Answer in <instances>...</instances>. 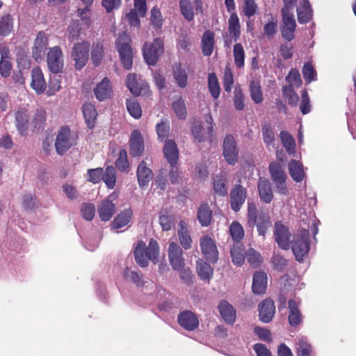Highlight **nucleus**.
Wrapping results in <instances>:
<instances>
[{"label": "nucleus", "mask_w": 356, "mask_h": 356, "mask_svg": "<svg viewBox=\"0 0 356 356\" xmlns=\"http://www.w3.org/2000/svg\"><path fill=\"white\" fill-rule=\"evenodd\" d=\"M134 254L136 263L142 268L148 265L149 260L156 264L159 261V244L155 240L151 239L147 247L144 242L138 241Z\"/></svg>", "instance_id": "obj_1"}, {"label": "nucleus", "mask_w": 356, "mask_h": 356, "mask_svg": "<svg viewBox=\"0 0 356 356\" xmlns=\"http://www.w3.org/2000/svg\"><path fill=\"white\" fill-rule=\"evenodd\" d=\"M247 215L248 225L250 227L255 225L259 235L262 236L264 238L268 229L272 225L268 213L263 211H258L256 204L254 202H248Z\"/></svg>", "instance_id": "obj_2"}, {"label": "nucleus", "mask_w": 356, "mask_h": 356, "mask_svg": "<svg viewBox=\"0 0 356 356\" xmlns=\"http://www.w3.org/2000/svg\"><path fill=\"white\" fill-rule=\"evenodd\" d=\"M310 248L309 232L302 229L298 234H295L291 241V250L295 258L298 261H302L308 254Z\"/></svg>", "instance_id": "obj_3"}, {"label": "nucleus", "mask_w": 356, "mask_h": 356, "mask_svg": "<svg viewBox=\"0 0 356 356\" xmlns=\"http://www.w3.org/2000/svg\"><path fill=\"white\" fill-rule=\"evenodd\" d=\"M129 42L130 38L125 33L120 34L116 41L117 49L120 55V60L123 67L127 70H130L133 63V53Z\"/></svg>", "instance_id": "obj_4"}, {"label": "nucleus", "mask_w": 356, "mask_h": 356, "mask_svg": "<svg viewBox=\"0 0 356 356\" xmlns=\"http://www.w3.org/2000/svg\"><path fill=\"white\" fill-rule=\"evenodd\" d=\"M76 144V138L72 135L71 131L67 127H63L58 131L55 147L59 155H63L73 145Z\"/></svg>", "instance_id": "obj_5"}, {"label": "nucleus", "mask_w": 356, "mask_h": 356, "mask_svg": "<svg viewBox=\"0 0 356 356\" xmlns=\"http://www.w3.org/2000/svg\"><path fill=\"white\" fill-rule=\"evenodd\" d=\"M143 57L149 65H154L163 52V42L158 38L151 44L145 43L143 47Z\"/></svg>", "instance_id": "obj_6"}, {"label": "nucleus", "mask_w": 356, "mask_h": 356, "mask_svg": "<svg viewBox=\"0 0 356 356\" xmlns=\"http://www.w3.org/2000/svg\"><path fill=\"white\" fill-rule=\"evenodd\" d=\"M90 47V43L87 41L74 44L71 57L75 62L76 70H81L86 65L89 56Z\"/></svg>", "instance_id": "obj_7"}, {"label": "nucleus", "mask_w": 356, "mask_h": 356, "mask_svg": "<svg viewBox=\"0 0 356 356\" xmlns=\"http://www.w3.org/2000/svg\"><path fill=\"white\" fill-rule=\"evenodd\" d=\"M222 155L225 161L231 165H235L238 159V149L234 137L228 134L222 143Z\"/></svg>", "instance_id": "obj_8"}, {"label": "nucleus", "mask_w": 356, "mask_h": 356, "mask_svg": "<svg viewBox=\"0 0 356 356\" xmlns=\"http://www.w3.org/2000/svg\"><path fill=\"white\" fill-rule=\"evenodd\" d=\"M47 63L49 71L54 74L60 72L63 68V54L58 46L50 48L47 54Z\"/></svg>", "instance_id": "obj_9"}, {"label": "nucleus", "mask_w": 356, "mask_h": 356, "mask_svg": "<svg viewBox=\"0 0 356 356\" xmlns=\"http://www.w3.org/2000/svg\"><path fill=\"white\" fill-rule=\"evenodd\" d=\"M282 26L281 27L282 36L287 41H291L295 38V30L296 22L293 13L282 9Z\"/></svg>", "instance_id": "obj_10"}, {"label": "nucleus", "mask_w": 356, "mask_h": 356, "mask_svg": "<svg viewBox=\"0 0 356 356\" xmlns=\"http://www.w3.org/2000/svg\"><path fill=\"white\" fill-rule=\"evenodd\" d=\"M201 251L207 260L216 263L218 259V252L215 241L209 236H202L200 240Z\"/></svg>", "instance_id": "obj_11"}, {"label": "nucleus", "mask_w": 356, "mask_h": 356, "mask_svg": "<svg viewBox=\"0 0 356 356\" xmlns=\"http://www.w3.org/2000/svg\"><path fill=\"white\" fill-rule=\"evenodd\" d=\"M168 257L172 268L175 270H181L184 266L183 251L181 247L176 243L169 244Z\"/></svg>", "instance_id": "obj_12"}, {"label": "nucleus", "mask_w": 356, "mask_h": 356, "mask_svg": "<svg viewBox=\"0 0 356 356\" xmlns=\"http://www.w3.org/2000/svg\"><path fill=\"white\" fill-rule=\"evenodd\" d=\"M275 239L278 246L283 250H289L291 233L289 228L281 222H276L274 228Z\"/></svg>", "instance_id": "obj_13"}, {"label": "nucleus", "mask_w": 356, "mask_h": 356, "mask_svg": "<svg viewBox=\"0 0 356 356\" xmlns=\"http://www.w3.org/2000/svg\"><path fill=\"white\" fill-rule=\"evenodd\" d=\"M117 195L113 193L106 199L103 200L97 207V213L102 221H108L115 211V205L113 203V200L117 198Z\"/></svg>", "instance_id": "obj_14"}, {"label": "nucleus", "mask_w": 356, "mask_h": 356, "mask_svg": "<svg viewBox=\"0 0 356 356\" xmlns=\"http://www.w3.org/2000/svg\"><path fill=\"white\" fill-rule=\"evenodd\" d=\"M246 198L247 190L239 184L234 186L230 192L231 209L235 212L240 211Z\"/></svg>", "instance_id": "obj_15"}, {"label": "nucleus", "mask_w": 356, "mask_h": 356, "mask_svg": "<svg viewBox=\"0 0 356 356\" xmlns=\"http://www.w3.org/2000/svg\"><path fill=\"white\" fill-rule=\"evenodd\" d=\"M179 325L188 331H193L199 326V319L192 311L186 310L179 314L177 316Z\"/></svg>", "instance_id": "obj_16"}, {"label": "nucleus", "mask_w": 356, "mask_h": 356, "mask_svg": "<svg viewBox=\"0 0 356 356\" xmlns=\"http://www.w3.org/2000/svg\"><path fill=\"white\" fill-rule=\"evenodd\" d=\"M259 316L260 320L264 323H269L272 321L275 314V306L274 302L267 298L259 305Z\"/></svg>", "instance_id": "obj_17"}, {"label": "nucleus", "mask_w": 356, "mask_h": 356, "mask_svg": "<svg viewBox=\"0 0 356 356\" xmlns=\"http://www.w3.org/2000/svg\"><path fill=\"white\" fill-rule=\"evenodd\" d=\"M48 38L44 32H39L34 42L32 50L33 56L35 60H40L47 48Z\"/></svg>", "instance_id": "obj_18"}, {"label": "nucleus", "mask_w": 356, "mask_h": 356, "mask_svg": "<svg viewBox=\"0 0 356 356\" xmlns=\"http://www.w3.org/2000/svg\"><path fill=\"white\" fill-rule=\"evenodd\" d=\"M138 183L140 188L147 186L153 178L152 170L148 167L145 160H143L138 165L136 172Z\"/></svg>", "instance_id": "obj_19"}, {"label": "nucleus", "mask_w": 356, "mask_h": 356, "mask_svg": "<svg viewBox=\"0 0 356 356\" xmlns=\"http://www.w3.org/2000/svg\"><path fill=\"white\" fill-rule=\"evenodd\" d=\"M15 126L21 135L26 134L30 120L29 111L25 108H20L15 112Z\"/></svg>", "instance_id": "obj_20"}, {"label": "nucleus", "mask_w": 356, "mask_h": 356, "mask_svg": "<svg viewBox=\"0 0 356 356\" xmlns=\"http://www.w3.org/2000/svg\"><path fill=\"white\" fill-rule=\"evenodd\" d=\"M163 152L170 167H175L179 159V150L176 143L172 140H167L164 145Z\"/></svg>", "instance_id": "obj_21"}, {"label": "nucleus", "mask_w": 356, "mask_h": 356, "mask_svg": "<svg viewBox=\"0 0 356 356\" xmlns=\"http://www.w3.org/2000/svg\"><path fill=\"white\" fill-rule=\"evenodd\" d=\"M129 143L130 154L134 157L140 156L144 151V143L143 137L139 131H133Z\"/></svg>", "instance_id": "obj_22"}, {"label": "nucleus", "mask_w": 356, "mask_h": 356, "mask_svg": "<svg viewBox=\"0 0 356 356\" xmlns=\"http://www.w3.org/2000/svg\"><path fill=\"white\" fill-rule=\"evenodd\" d=\"M197 218L202 227L210 225L213 219V211L207 202H202L197 211Z\"/></svg>", "instance_id": "obj_23"}, {"label": "nucleus", "mask_w": 356, "mask_h": 356, "mask_svg": "<svg viewBox=\"0 0 356 356\" xmlns=\"http://www.w3.org/2000/svg\"><path fill=\"white\" fill-rule=\"evenodd\" d=\"M259 195L261 200L269 204L273 199V194L269 181L265 178L260 177L257 183Z\"/></svg>", "instance_id": "obj_24"}, {"label": "nucleus", "mask_w": 356, "mask_h": 356, "mask_svg": "<svg viewBox=\"0 0 356 356\" xmlns=\"http://www.w3.org/2000/svg\"><path fill=\"white\" fill-rule=\"evenodd\" d=\"M177 235L179 242L185 250L191 248L192 238L190 236L188 223L184 220H181L178 223Z\"/></svg>", "instance_id": "obj_25"}, {"label": "nucleus", "mask_w": 356, "mask_h": 356, "mask_svg": "<svg viewBox=\"0 0 356 356\" xmlns=\"http://www.w3.org/2000/svg\"><path fill=\"white\" fill-rule=\"evenodd\" d=\"M31 86L38 94L42 93L46 89V82L43 74L38 67L33 68L31 71Z\"/></svg>", "instance_id": "obj_26"}, {"label": "nucleus", "mask_w": 356, "mask_h": 356, "mask_svg": "<svg viewBox=\"0 0 356 356\" xmlns=\"http://www.w3.org/2000/svg\"><path fill=\"white\" fill-rule=\"evenodd\" d=\"M300 302L296 299H291L289 300V322L291 326H296L302 321V314L299 309Z\"/></svg>", "instance_id": "obj_27"}, {"label": "nucleus", "mask_w": 356, "mask_h": 356, "mask_svg": "<svg viewBox=\"0 0 356 356\" xmlns=\"http://www.w3.org/2000/svg\"><path fill=\"white\" fill-rule=\"evenodd\" d=\"M267 288V275L264 272H256L253 276L252 291L255 294L265 293Z\"/></svg>", "instance_id": "obj_28"}, {"label": "nucleus", "mask_w": 356, "mask_h": 356, "mask_svg": "<svg viewBox=\"0 0 356 356\" xmlns=\"http://www.w3.org/2000/svg\"><path fill=\"white\" fill-rule=\"evenodd\" d=\"M218 310L223 320L229 324H233L236 320V311L226 300H222L218 305Z\"/></svg>", "instance_id": "obj_29"}, {"label": "nucleus", "mask_w": 356, "mask_h": 356, "mask_svg": "<svg viewBox=\"0 0 356 356\" xmlns=\"http://www.w3.org/2000/svg\"><path fill=\"white\" fill-rule=\"evenodd\" d=\"M94 93L96 98L99 101H103L109 98L112 93V88L110 84V81L107 78L103 79V80L97 84L96 88L94 89Z\"/></svg>", "instance_id": "obj_30"}, {"label": "nucleus", "mask_w": 356, "mask_h": 356, "mask_svg": "<svg viewBox=\"0 0 356 356\" xmlns=\"http://www.w3.org/2000/svg\"><path fill=\"white\" fill-rule=\"evenodd\" d=\"M297 15L300 24H306L311 19L312 10L308 0H300V6L297 8Z\"/></svg>", "instance_id": "obj_31"}, {"label": "nucleus", "mask_w": 356, "mask_h": 356, "mask_svg": "<svg viewBox=\"0 0 356 356\" xmlns=\"http://www.w3.org/2000/svg\"><path fill=\"white\" fill-rule=\"evenodd\" d=\"M127 86L133 95L138 96L142 90L147 87V84L138 80L136 74H129L127 77Z\"/></svg>", "instance_id": "obj_32"}, {"label": "nucleus", "mask_w": 356, "mask_h": 356, "mask_svg": "<svg viewBox=\"0 0 356 356\" xmlns=\"http://www.w3.org/2000/svg\"><path fill=\"white\" fill-rule=\"evenodd\" d=\"M289 172L292 179L296 182L302 181L305 176L302 164L296 160H291L288 165Z\"/></svg>", "instance_id": "obj_33"}, {"label": "nucleus", "mask_w": 356, "mask_h": 356, "mask_svg": "<svg viewBox=\"0 0 356 356\" xmlns=\"http://www.w3.org/2000/svg\"><path fill=\"white\" fill-rule=\"evenodd\" d=\"M227 178L225 174L216 175L213 178V190L215 194L224 197L227 195Z\"/></svg>", "instance_id": "obj_34"}, {"label": "nucleus", "mask_w": 356, "mask_h": 356, "mask_svg": "<svg viewBox=\"0 0 356 356\" xmlns=\"http://www.w3.org/2000/svg\"><path fill=\"white\" fill-rule=\"evenodd\" d=\"M202 54L206 56L211 55L213 51L214 46V33L213 32L207 30L204 32L202 41Z\"/></svg>", "instance_id": "obj_35"}, {"label": "nucleus", "mask_w": 356, "mask_h": 356, "mask_svg": "<svg viewBox=\"0 0 356 356\" xmlns=\"http://www.w3.org/2000/svg\"><path fill=\"white\" fill-rule=\"evenodd\" d=\"M228 30L234 42L240 38L241 24L236 13H232L228 19Z\"/></svg>", "instance_id": "obj_36"}, {"label": "nucleus", "mask_w": 356, "mask_h": 356, "mask_svg": "<svg viewBox=\"0 0 356 356\" xmlns=\"http://www.w3.org/2000/svg\"><path fill=\"white\" fill-rule=\"evenodd\" d=\"M172 73L177 86L182 88H185L188 84V76L186 70L180 63H175L173 65Z\"/></svg>", "instance_id": "obj_37"}, {"label": "nucleus", "mask_w": 356, "mask_h": 356, "mask_svg": "<svg viewBox=\"0 0 356 356\" xmlns=\"http://www.w3.org/2000/svg\"><path fill=\"white\" fill-rule=\"evenodd\" d=\"M133 215L132 210L129 208L119 213L112 222V228L118 229L127 225L131 220Z\"/></svg>", "instance_id": "obj_38"}, {"label": "nucleus", "mask_w": 356, "mask_h": 356, "mask_svg": "<svg viewBox=\"0 0 356 356\" xmlns=\"http://www.w3.org/2000/svg\"><path fill=\"white\" fill-rule=\"evenodd\" d=\"M83 114L88 127L92 129L95 126L96 117L97 115L96 108L90 103L84 104L82 107Z\"/></svg>", "instance_id": "obj_39"}, {"label": "nucleus", "mask_w": 356, "mask_h": 356, "mask_svg": "<svg viewBox=\"0 0 356 356\" xmlns=\"http://www.w3.org/2000/svg\"><path fill=\"white\" fill-rule=\"evenodd\" d=\"M179 6L181 13L188 22L193 21L194 19V10L195 5L193 1L192 0H179Z\"/></svg>", "instance_id": "obj_40"}, {"label": "nucleus", "mask_w": 356, "mask_h": 356, "mask_svg": "<svg viewBox=\"0 0 356 356\" xmlns=\"http://www.w3.org/2000/svg\"><path fill=\"white\" fill-rule=\"evenodd\" d=\"M269 172L272 180L275 183L278 181H286L287 176L281 165L275 162H273L269 165Z\"/></svg>", "instance_id": "obj_41"}, {"label": "nucleus", "mask_w": 356, "mask_h": 356, "mask_svg": "<svg viewBox=\"0 0 356 356\" xmlns=\"http://www.w3.org/2000/svg\"><path fill=\"white\" fill-rule=\"evenodd\" d=\"M250 93L252 101L255 104H260L264 100L263 92L260 82L257 79H253L250 82Z\"/></svg>", "instance_id": "obj_42"}, {"label": "nucleus", "mask_w": 356, "mask_h": 356, "mask_svg": "<svg viewBox=\"0 0 356 356\" xmlns=\"http://www.w3.org/2000/svg\"><path fill=\"white\" fill-rule=\"evenodd\" d=\"M197 272L202 280H209L213 275V270L209 264L202 260L197 261Z\"/></svg>", "instance_id": "obj_43"}, {"label": "nucleus", "mask_w": 356, "mask_h": 356, "mask_svg": "<svg viewBox=\"0 0 356 356\" xmlns=\"http://www.w3.org/2000/svg\"><path fill=\"white\" fill-rule=\"evenodd\" d=\"M175 218L167 211H161L159 215V224L163 231H169L175 226Z\"/></svg>", "instance_id": "obj_44"}, {"label": "nucleus", "mask_w": 356, "mask_h": 356, "mask_svg": "<svg viewBox=\"0 0 356 356\" xmlns=\"http://www.w3.org/2000/svg\"><path fill=\"white\" fill-rule=\"evenodd\" d=\"M297 356H313V350L310 343L305 338H300L296 343Z\"/></svg>", "instance_id": "obj_45"}, {"label": "nucleus", "mask_w": 356, "mask_h": 356, "mask_svg": "<svg viewBox=\"0 0 356 356\" xmlns=\"http://www.w3.org/2000/svg\"><path fill=\"white\" fill-rule=\"evenodd\" d=\"M282 143L289 154H294L296 143L292 136L286 131H282L280 134Z\"/></svg>", "instance_id": "obj_46"}, {"label": "nucleus", "mask_w": 356, "mask_h": 356, "mask_svg": "<svg viewBox=\"0 0 356 356\" xmlns=\"http://www.w3.org/2000/svg\"><path fill=\"white\" fill-rule=\"evenodd\" d=\"M13 18L10 14L3 15L0 19V35L6 36L13 30Z\"/></svg>", "instance_id": "obj_47"}, {"label": "nucleus", "mask_w": 356, "mask_h": 356, "mask_svg": "<svg viewBox=\"0 0 356 356\" xmlns=\"http://www.w3.org/2000/svg\"><path fill=\"white\" fill-rule=\"evenodd\" d=\"M208 87L211 96L218 99L220 95V88L217 76L215 73H209L208 75Z\"/></svg>", "instance_id": "obj_48"}, {"label": "nucleus", "mask_w": 356, "mask_h": 356, "mask_svg": "<svg viewBox=\"0 0 356 356\" xmlns=\"http://www.w3.org/2000/svg\"><path fill=\"white\" fill-rule=\"evenodd\" d=\"M233 56L234 63L237 68H242L244 66L245 51L241 43H236L233 48Z\"/></svg>", "instance_id": "obj_49"}, {"label": "nucleus", "mask_w": 356, "mask_h": 356, "mask_svg": "<svg viewBox=\"0 0 356 356\" xmlns=\"http://www.w3.org/2000/svg\"><path fill=\"white\" fill-rule=\"evenodd\" d=\"M261 134L264 143L266 146L274 145L275 136L273 129L270 124H264L262 125Z\"/></svg>", "instance_id": "obj_50"}, {"label": "nucleus", "mask_w": 356, "mask_h": 356, "mask_svg": "<svg viewBox=\"0 0 356 356\" xmlns=\"http://www.w3.org/2000/svg\"><path fill=\"white\" fill-rule=\"evenodd\" d=\"M172 107L177 118L180 120H185L187 115V110L184 100L182 97H179L177 100L174 101Z\"/></svg>", "instance_id": "obj_51"}, {"label": "nucleus", "mask_w": 356, "mask_h": 356, "mask_svg": "<svg viewBox=\"0 0 356 356\" xmlns=\"http://www.w3.org/2000/svg\"><path fill=\"white\" fill-rule=\"evenodd\" d=\"M124 277L127 280L133 282L138 286L144 284L143 275L139 270H131L126 268L124 271Z\"/></svg>", "instance_id": "obj_52"}, {"label": "nucleus", "mask_w": 356, "mask_h": 356, "mask_svg": "<svg viewBox=\"0 0 356 356\" xmlns=\"http://www.w3.org/2000/svg\"><path fill=\"white\" fill-rule=\"evenodd\" d=\"M102 180L106 184L108 188H113L116 183L115 169L113 166H108L104 173H103Z\"/></svg>", "instance_id": "obj_53"}, {"label": "nucleus", "mask_w": 356, "mask_h": 356, "mask_svg": "<svg viewBox=\"0 0 356 356\" xmlns=\"http://www.w3.org/2000/svg\"><path fill=\"white\" fill-rule=\"evenodd\" d=\"M230 234L235 241H240L244 237V230L238 221H234L229 227Z\"/></svg>", "instance_id": "obj_54"}, {"label": "nucleus", "mask_w": 356, "mask_h": 356, "mask_svg": "<svg viewBox=\"0 0 356 356\" xmlns=\"http://www.w3.org/2000/svg\"><path fill=\"white\" fill-rule=\"evenodd\" d=\"M151 24L156 31L161 29L163 25V17L160 10L157 7H154L151 10Z\"/></svg>", "instance_id": "obj_55"}, {"label": "nucleus", "mask_w": 356, "mask_h": 356, "mask_svg": "<svg viewBox=\"0 0 356 356\" xmlns=\"http://www.w3.org/2000/svg\"><path fill=\"white\" fill-rule=\"evenodd\" d=\"M127 108L129 114L136 119H139L142 115L140 105L134 99L127 100Z\"/></svg>", "instance_id": "obj_56"}, {"label": "nucleus", "mask_w": 356, "mask_h": 356, "mask_svg": "<svg viewBox=\"0 0 356 356\" xmlns=\"http://www.w3.org/2000/svg\"><path fill=\"white\" fill-rule=\"evenodd\" d=\"M104 56V48L103 44L97 42L96 44H93L91 51V58L92 60L93 63L95 65H98L100 64L101 60Z\"/></svg>", "instance_id": "obj_57"}, {"label": "nucleus", "mask_w": 356, "mask_h": 356, "mask_svg": "<svg viewBox=\"0 0 356 356\" xmlns=\"http://www.w3.org/2000/svg\"><path fill=\"white\" fill-rule=\"evenodd\" d=\"M286 81L289 83V86L299 88L302 85V79L298 70L291 69L286 77Z\"/></svg>", "instance_id": "obj_58"}, {"label": "nucleus", "mask_w": 356, "mask_h": 356, "mask_svg": "<svg viewBox=\"0 0 356 356\" xmlns=\"http://www.w3.org/2000/svg\"><path fill=\"white\" fill-rule=\"evenodd\" d=\"M234 108L238 111H241L244 108V94L240 86H236L234 91Z\"/></svg>", "instance_id": "obj_59"}, {"label": "nucleus", "mask_w": 356, "mask_h": 356, "mask_svg": "<svg viewBox=\"0 0 356 356\" xmlns=\"http://www.w3.org/2000/svg\"><path fill=\"white\" fill-rule=\"evenodd\" d=\"M302 75L307 83L316 80V72L311 63H307L302 67Z\"/></svg>", "instance_id": "obj_60"}, {"label": "nucleus", "mask_w": 356, "mask_h": 356, "mask_svg": "<svg viewBox=\"0 0 356 356\" xmlns=\"http://www.w3.org/2000/svg\"><path fill=\"white\" fill-rule=\"evenodd\" d=\"M46 121V112L44 110L37 109L32 119V124L35 129H40Z\"/></svg>", "instance_id": "obj_61"}, {"label": "nucleus", "mask_w": 356, "mask_h": 356, "mask_svg": "<svg viewBox=\"0 0 356 356\" xmlns=\"http://www.w3.org/2000/svg\"><path fill=\"white\" fill-rule=\"evenodd\" d=\"M258 6L254 0H245L244 1L243 11L248 17L254 16L258 12Z\"/></svg>", "instance_id": "obj_62"}, {"label": "nucleus", "mask_w": 356, "mask_h": 356, "mask_svg": "<svg viewBox=\"0 0 356 356\" xmlns=\"http://www.w3.org/2000/svg\"><path fill=\"white\" fill-rule=\"evenodd\" d=\"M231 255L234 264L238 266L242 265L245 261V256L243 250L239 246H234L231 249Z\"/></svg>", "instance_id": "obj_63"}, {"label": "nucleus", "mask_w": 356, "mask_h": 356, "mask_svg": "<svg viewBox=\"0 0 356 356\" xmlns=\"http://www.w3.org/2000/svg\"><path fill=\"white\" fill-rule=\"evenodd\" d=\"M81 211L82 216L86 220H92L95 216V207L92 203H83L81 205Z\"/></svg>", "instance_id": "obj_64"}]
</instances>
